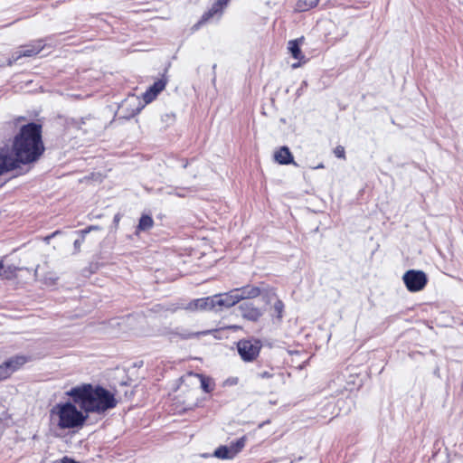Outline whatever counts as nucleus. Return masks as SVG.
<instances>
[{
  "instance_id": "nucleus-1",
  "label": "nucleus",
  "mask_w": 463,
  "mask_h": 463,
  "mask_svg": "<svg viewBox=\"0 0 463 463\" xmlns=\"http://www.w3.org/2000/svg\"><path fill=\"white\" fill-rule=\"evenodd\" d=\"M14 157L9 155L14 162V169L20 164L27 165L36 162L44 151L42 140V127L36 123H29L21 128L13 144Z\"/></svg>"
},
{
  "instance_id": "nucleus-2",
  "label": "nucleus",
  "mask_w": 463,
  "mask_h": 463,
  "mask_svg": "<svg viewBox=\"0 0 463 463\" xmlns=\"http://www.w3.org/2000/svg\"><path fill=\"white\" fill-rule=\"evenodd\" d=\"M67 395L72 398L75 404L88 413L101 414L117 405L114 394L101 386L85 383L71 388Z\"/></svg>"
},
{
  "instance_id": "nucleus-3",
  "label": "nucleus",
  "mask_w": 463,
  "mask_h": 463,
  "mask_svg": "<svg viewBox=\"0 0 463 463\" xmlns=\"http://www.w3.org/2000/svg\"><path fill=\"white\" fill-rule=\"evenodd\" d=\"M51 420L61 430L81 428L88 415L79 411L74 404L68 402L56 404L50 411Z\"/></svg>"
},
{
  "instance_id": "nucleus-4",
  "label": "nucleus",
  "mask_w": 463,
  "mask_h": 463,
  "mask_svg": "<svg viewBox=\"0 0 463 463\" xmlns=\"http://www.w3.org/2000/svg\"><path fill=\"white\" fill-rule=\"evenodd\" d=\"M261 343L257 339H242L237 344L240 356L245 362L254 361L260 351Z\"/></svg>"
},
{
  "instance_id": "nucleus-5",
  "label": "nucleus",
  "mask_w": 463,
  "mask_h": 463,
  "mask_svg": "<svg viewBox=\"0 0 463 463\" xmlns=\"http://www.w3.org/2000/svg\"><path fill=\"white\" fill-rule=\"evenodd\" d=\"M402 280L409 291L417 292L425 288L428 278L421 270L410 269L403 274Z\"/></svg>"
},
{
  "instance_id": "nucleus-6",
  "label": "nucleus",
  "mask_w": 463,
  "mask_h": 463,
  "mask_svg": "<svg viewBox=\"0 0 463 463\" xmlns=\"http://www.w3.org/2000/svg\"><path fill=\"white\" fill-rule=\"evenodd\" d=\"M44 47L43 40H37L32 43L24 46H21L19 50L15 51L12 56L8 59L7 64L13 65L15 61L20 60L22 57H33L38 54Z\"/></svg>"
},
{
  "instance_id": "nucleus-7",
  "label": "nucleus",
  "mask_w": 463,
  "mask_h": 463,
  "mask_svg": "<svg viewBox=\"0 0 463 463\" xmlns=\"http://www.w3.org/2000/svg\"><path fill=\"white\" fill-rule=\"evenodd\" d=\"M206 334H208V331L193 332L182 326L170 328L167 329L165 332V335L169 337L171 341L188 340Z\"/></svg>"
},
{
  "instance_id": "nucleus-8",
  "label": "nucleus",
  "mask_w": 463,
  "mask_h": 463,
  "mask_svg": "<svg viewBox=\"0 0 463 463\" xmlns=\"http://www.w3.org/2000/svg\"><path fill=\"white\" fill-rule=\"evenodd\" d=\"M238 290H235V288H233L227 293L214 295L217 306L216 311L221 310L223 307L229 308L231 307H233L235 304L241 301V297L238 296Z\"/></svg>"
},
{
  "instance_id": "nucleus-9",
  "label": "nucleus",
  "mask_w": 463,
  "mask_h": 463,
  "mask_svg": "<svg viewBox=\"0 0 463 463\" xmlns=\"http://www.w3.org/2000/svg\"><path fill=\"white\" fill-rule=\"evenodd\" d=\"M26 359L24 356H15L0 364V380L7 379L14 372L24 364Z\"/></svg>"
},
{
  "instance_id": "nucleus-10",
  "label": "nucleus",
  "mask_w": 463,
  "mask_h": 463,
  "mask_svg": "<svg viewBox=\"0 0 463 463\" xmlns=\"http://www.w3.org/2000/svg\"><path fill=\"white\" fill-rule=\"evenodd\" d=\"M185 309L187 310H213L217 309L216 302H215V297H208L204 298H198L195 299L188 304L187 307H185Z\"/></svg>"
},
{
  "instance_id": "nucleus-11",
  "label": "nucleus",
  "mask_w": 463,
  "mask_h": 463,
  "mask_svg": "<svg viewBox=\"0 0 463 463\" xmlns=\"http://www.w3.org/2000/svg\"><path fill=\"white\" fill-rule=\"evenodd\" d=\"M241 317L250 321H257L262 315L260 308L250 302H244L239 306Z\"/></svg>"
},
{
  "instance_id": "nucleus-12",
  "label": "nucleus",
  "mask_w": 463,
  "mask_h": 463,
  "mask_svg": "<svg viewBox=\"0 0 463 463\" xmlns=\"http://www.w3.org/2000/svg\"><path fill=\"white\" fill-rule=\"evenodd\" d=\"M166 80L160 79L154 82L149 89L143 94L144 100L146 104L152 102L156 97L165 88Z\"/></svg>"
},
{
  "instance_id": "nucleus-13",
  "label": "nucleus",
  "mask_w": 463,
  "mask_h": 463,
  "mask_svg": "<svg viewBox=\"0 0 463 463\" xmlns=\"http://www.w3.org/2000/svg\"><path fill=\"white\" fill-rule=\"evenodd\" d=\"M235 290H238V296L241 297L242 299H248V298H255L260 296V288L256 286H250L247 285L242 288H235Z\"/></svg>"
},
{
  "instance_id": "nucleus-14",
  "label": "nucleus",
  "mask_w": 463,
  "mask_h": 463,
  "mask_svg": "<svg viewBox=\"0 0 463 463\" xmlns=\"http://www.w3.org/2000/svg\"><path fill=\"white\" fill-rule=\"evenodd\" d=\"M14 162L5 150L0 151V175L5 172L14 170Z\"/></svg>"
},
{
  "instance_id": "nucleus-15",
  "label": "nucleus",
  "mask_w": 463,
  "mask_h": 463,
  "mask_svg": "<svg viewBox=\"0 0 463 463\" xmlns=\"http://www.w3.org/2000/svg\"><path fill=\"white\" fill-rule=\"evenodd\" d=\"M275 160L280 165L294 163L292 154L288 146H282L274 155Z\"/></svg>"
},
{
  "instance_id": "nucleus-16",
  "label": "nucleus",
  "mask_w": 463,
  "mask_h": 463,
  "mask_svg": "<svg viewBox=\"0 0 463 463\" xmlns=\"http://www.w3.org/2000/svg\"><path fill=\"white\" fill-rule=\"evenodd\" d=\"M301 41H302V38L289 41L288 46V49L290 54L292 55V57L297 60H299V61H301L304 58V56H302V54H301V50L299 47Z\"/></svg>"
},
{
  "instance_id": "nucleus-17",
  "label": "nucleus",
  "mask_w": 463,
  "mask_h": 463,
  "mask_svg": "<svg viewBox=\"0 0 463 463\" xmlns=\"http://www.w3.org/2000/svg\"><path fill=\"white\" fill-rule=\"evenodd\" d=\"M223 7L221 6L220 5H218L216 2L213 5V6L207 11L205 12L199 24H203L206 21H208L210 18L213 17L215 14H222V11Z\"/></svg>"
},
{
  "instance_id": "nucleus-18",
  "label": "nucleus",
  "mask_w": 463,
  "mask_h": 463,
  "mask_svg": "<svg viewBox=\"0 0 463 463\" xmlns=\"http://www.w3.org/2000/svg\"><path fill=\"white\" fill-rule=\"evenodd\" d=\"M214 456L218 458L228 459L232 458L234 454H232V448L230 446H221L215 449Z\"/></svg>"
},
{
  "instance_id": "nucleus-19",
  "label": "nucleus",
  "mask_w": 463,
  "mask_h": 463,
  "mask_svg": "<svg viewBox=\"0 0 463 463\" xmlns=\"http://www.w3.org/2000/svg\"><path fill=\"white\" fill-rule=\"evenodd\" d=\"M154 225V221L149 215H142L137 225V231H148Z\"/></svg>"
},
{
  "instance_id": "nucleus-20",
  "label": "nucleus",
  "mask_w": 463,
  "mask_h": 463,
  "mask_svg": "<svg viewBox=\"0 0 463 463\" xmlns=\"http://www.w3.org/2000/svg\"><path fill=\"white\" fill-rule=\"evenodd\" d=\"M318 0H299L297 4V10L298 12H304L315 6Z\"/></svg>"
},
{
  "instance_id": "nucleus-21",
  "label": "nucleus",
  "mask_w": 463,
  "mask_h": 463,
  "mask_svg": "<svg viewBox=\"0 0 463 463\" xmlns=\"http://www.w3.org/2000/svg\"><path fill=\"white\" fill-rule=\"evenodd\" d=\"M246 439L245 437H241L237 439L235 442H232L230 447L232 448V454L234 456L239 453L245 446Z\"/></svg>"
},
{
  "instance_id": "nucleus-22",
  "label": "nucleus",
  "mask_w": 463,
  "mask_h": 463,
  "mask_svg": "<svg viewBox=\"0 0 463 463\" xmlns=\"http://www.w3.org/2000/svg\"><path fill=\"white\" fill-rule=\"evenodd\" d=\"M3 269V276L5 278V279H11L13 278L16 271L18 270V269L14 266H7L6 268L4 267Z\"/></svg>"
},
{
  "instance_id": "nucleus-23",
  "label": "nucleus",
  "mask_w": 463,
  "mask_h": 463,
  "mask_svg": "<svg viewBox=\"0 0 463 463\" xmlns=\"http://www.w3.org/2000/svg\"><path fill=\"white\" fill-rule=\"evenodd\" d=\"M334 385H335V389H334L331 385L329 386L330 389H333L335 392L336 393H342L343 392V389H346L345 386H343V379L338 376L337 379H336V382L334 381L333 382Z\"/></svg>"
},
{
  "instance_id": "nucleus-24",
  "label": "nucleus",
  "mask_w": 463,
  "mask_h": 463,
  "mask_svg": "<svg viewBox=\"0 0 463 463\" xmlns=\"http://www.w3.org/2000/svg\"><path fill=\"white\" fill-rule=\"evenodd\" d=\"M273 308L276 311V313L278 315V317H282L283 308H284L283 302L281 300H277L274 303Z\"/></svg>"
},
{
  "instance_id": "nucleus-25",
  "label": "nucleus",
  "mask_w": 463,
  "mask_h": 463,
  "mask_svg": "<svg viewBox=\"0 0 463 463\" xmlns=\"http://www.w3.org/2000/svg\"><path fill=\"white\" fill-rule=\"evenodd\" d=\"M334 154L336 157L338 158H343L345 159V147L342 146H337L335 149H334Z\"/></svg>"
},
{
  "instance_id": "nucleus-26",
  "label": "nucleus",
  "mask_w": 463,
  "mask_h": 463,
  "mask_svg": "<svg viewBox=\"0 0 463 463\" xmlns=\"http://www.w3.org/2000/svg\"><path fill=\"white\" fill-rule=\"evenodd\" d=\"M100 228L97 225H90L89 226L88 228L84 229V230H81L79 232L80 233V235L83 236V239H85V236L90 232L91 231H97V230H99Z\"/></svg>"
},
{
  "instance_id": "nucleus-27",
  "label": "nucleus",
  "mask_w": 463,
  "mask_h": 463,
  "mask_svg": "<svg viewBox=\"0 0 463 463\" xmlns=\"http://www.w3.org/2000/svg\"><path fill=\"white\" fill-rule=\"evenodd\" d=\"M201 385L204 392H211L212 388L210 386L209 382L203 377L201 378Z\"/></svg>"
},
{
  "instance_id": "nucleus-28",
  "label": "nucleus",
  "mask_w": 463,
  "mask_h": 463,
  "mask_svg": "<svg viewBox=\"0 0 463 463\" xmlns=\"http://www.w3.org/2000/svg\"><path fill=\"white\" fill-rule=\"evenodd\" d=\"M85 239H83V236L81 235L80 239H78L74 241V248L77 251L80 250L81 244L83 243Z\"/></svg>"
},
{
  "instance_id": "nucleus-29",
  "label": "nucleus",
  "mask_w": 463,
  "mask_h": 463,
  "mask_svg": "<svg viewBox=\"0 0 463 463\" xmlns=\"http://www.w3.org/2000/svg\"><path fill=\"white\" fill-rule=\"evenodd\" d=\"M61 463H79V462L75 461L74 459H72V458H69L67 456L63 457L61 458Z\"/></svg>"
},
{
  "instance_id": "nucleus-30",
  "label": "nucleus",
  "mask_w": 463,
  "mask_h": 463,
  "mask_svg": "<svg viewBox=\"0 0 463 463\" xmlns=\"http://www.w3.org/2000/svg\"><path fill=\"white\" fill-rule=\"evenodd\" d=\"M259 376L260 378H271L272 377V373H270L269 372L265 371V372H262V373H259Z\"/></svg>"
},
{
  "instance_id": "nucleus-31",
  "label": "nucleus",
  "mask_w": 463,
  "mask_h": 463,
  "mask_svg": "<svg viewBox=\"0 0 463 463\" xmlns=\"http://www.w3.org/2000/svg\"><path fill=\"white\" fill-rule=\"evenodd\" d=\"M215 2L224 8L228 5L229 0H216Z\"/></svg>"
},
{
  "instance_id": "nucleus-32",
  "label": "nucleus",
  "mask_w": 463,
  "mask_h": 463,
  "mask_svg": "<svg viewBox=\"0 0 463 463\" xmlns=\"http://www.w3.org/2000/svg\"><path fill=\"white\" fill-rule=\"evenodd\" d=\"M59 233L58 231L54 232L53 233H52L51 235L45 237V241L48 242L52 238H53L54 236H56L57 234Z\"/></svg>"
},
{
  "instance_id": "nucleus-33",
  "label": "nucleus",
  "mask_w": 463,
  "mask_h": 463,
  "mask_svg": "<svg viewBox=\"0 0 463 463\" xmlns=\"http://www.w3.org/2000/svg\"><path fill=\"white\" fill-rule=\"evenodd\" d=\"M119 219H120V217H119V215H118V214L115 215V217H114V222H115V223H118V222H119Z\"/></svg>"
},
{
  "instance_id": "nucleus-34",
  "label": "nucleus",
  "mask_w": 463,
  "mask_h": 463,
  "mask_svg": "<svg viewBox=\"0 0 463 463\" xmlns=\"http://www.w3.org/2000/svg\"><path fill=\"white\" fill-rule=\"evenodd\" d=\"M298 66H300V62L292 64V68H294V69L298 68Z\"/></svg>"
},
{
  "instance_id": "nucleus-35",
  "label": "nucleus",
  "mask_w": 463,
  "mask_h": 463,
  "mask_svg": "<svg viewBox=\"0 0 463 463\" xmlns=\"http://www.w3.org/2000/svg\"><path fill=\"white\" fill-rule=\"evenodd\" d=\"M2 269H4V263L3 260H0V270H2Z\"/></svg>"
}]
</instances>
